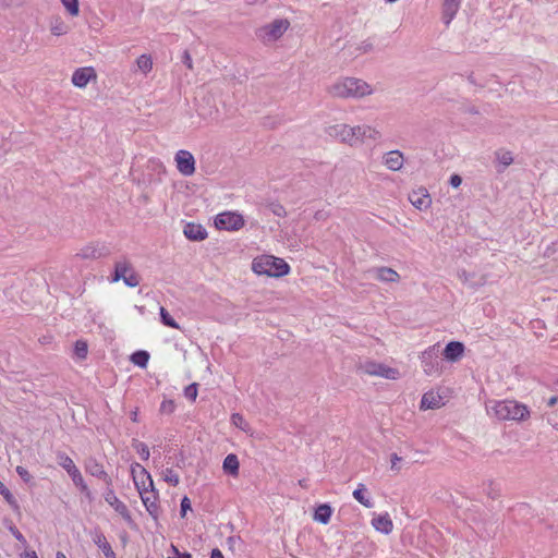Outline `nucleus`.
<instances>
[{
    "instance_id": "f257e3e1",
    "label": "nucleus",
    "mask_w": 558,
    "mask_h": 558,
    "mask_svg": "<svg viewBox=\"0 0 558 558\" xmlns=\"http://www.w3.org/2000/svg\"><path fill=\"white\" fill-rule=\"evenodd\" d=\"M486 412L498 421H525L530 417L529 408L517 400H489Z\"/></svg>"
},
{
    "instance_id": "f03ea898",
    "label": "nucleus",
    "mask_w": 558,
    "mask_h": 558,
    "mask_svg": "<svg viewBox=\"0 0 558 558\" xmlns=\"http://www.w3.org/2000/svg\"><path fill=\"white\" fill-rule=\"evenodd\" d=\"M328 94L336 98H363L365 96L372 95L374 89L373 87L357 77H341L332 83L328 89Z\"/></svg>"
},
{
    "instance_id": "7ed1b4c3",
    "label": "nucleus",
    "mask_w": 558,
    "mask_h": 558,
    "mask_svg": "<svg viewBox=\"0 0 558 558\" xmlns=\"http://www.w3.org/2000/svg\"><path fill=\"white\" fill-rule=\"evenodd\" d=\"M252 270L259 276L282 277L289 274L290 266L282 258L272 255H262L253 259Z\"/></svg>"
},
{
    "instance_id": "20e7f679",
    "label": "nucleus",
    "mask_w": 558,
    "mask_h": 558,
    "mask_svg": "<svg viewBox=\"0 0 558 558\" xmlns=\"http://www.w3.org/2000/svg\"><path fill=\"white\" fill-rule=\"evenodd\" d=\"M140 475L143 478L142 484L137 482L135 476L134 482L141 495L142 501L149 514L154 518H157L159 508L157 505V495L153 488V480L147 471L143 468L141 469Z\"/></svg>"
},
{
    "instance_id": "39448f33",
    "label": "nucleus",
    "mask_w": 558,
    "mask_h": 558,
    "mask_svg": "<svg viewBox=\"0 0 558 558\" xmlns=\"http://www.w3.org/2000/svg\"><path fill=\"white\" fill-rule=\"evenodd\" d=\"M290 22L287 19H277L255 31L256 38L265 45L277 41L289 29Z\"/></svg>"
},
{
    "instance_id": "423d86ee",
    "label": "nucleus",
    "mask_w": 558,
    "mask_h": 558,
    "mask_svg": "<svg viewBox=\"0 0 558 558\" xmlns=\"http://www.w3.org/2000/svg\"><path fill=\"white\" fill-rule=\"evenodd\" d=\"M359 369L366 375L378 376L391 380H396L400 377V372L397 368L375 361H365L360 363Z\"/></svg>"
},
{
    "instance_id": "0eeeda50",
    "label": "nucleus",
    "mask_w": 558,
    "mask_h": 558,
    "mask_svg": "<svg viewBox=\"0 0 558 558\" xmlns=\"http://www.w3.org/2000/svg\"><path fill=\"white\" fill-rule=\"evenodd\" d=\"M57 459L60 466H62L71 476L74 485L78 487L81 492L84 493L88 498H90V492L73 460L64 452H59Z\"/></svg>"
},
{
    "instance_id": "6e6552de",
    "label": "nucleus",
    "mask_w": 558,
    "mask_h": 558,
    "mask_svg": "<svg viewBox=\"0 0 558 558\" xmlns=\"http://www.w3.org/2000/svg\"><path fill=\"white\" fill-rule=\"evenodd\" d=\"M423 372L427 376L440 375V362L436 345L429 347L421 355Z\"/></svg>"
},
{
    "instance_id": "1a4fd4ad",
    "label": "nucleus",
    "mask_w": 558,
    "mask_h": 558,
    "mask_svg": "<svg viewBox=\"0 0 558 558\" xmlns=\"http://www.w3.org/2000/svg\"><path fill=\"white\" fill-rule=\"evenodd\" d=\"M354 135H353V146L365 143V141L377 142L381 140V132L367 124L355 125L353 126Z\"/></svg>"
},
{
    "instance_id": "9d476101",
    "label": "nucleus",
    "mask_w": 558,
    "mask_h": 558,
    "mask_svg": "<svg viewBox=\"0 0 558 558\" xmlns=\"http://www.w3.org/2000/svg\"><path fill=\"white\" fill-rule=\"evenodd\" d=\"M215 226L218 229L234 231L244 226V219L236 213H221L215 219Z\"/></svg>"
},
{
    "instance_id": "9b49d317",
    "label": "nucleus",
    "mask_w": 558,
    "mask_h": 558,
    "mask_svg": "<svg viewBox=\"0 0 558 558\" xmlns=\"http://www.w3.org/2000/svg\"><path fill=\"white\" fill-rule=\"evenodd\" d=\"M174 161L178 171L184 177H191L195 172V158L191 151L180 149L175 153Z\"/></svg>"
},
{
    "instance_id": "f8f14e48",
    "label": "nucleus",
    "mask_w": 558,
    "mask_h": 558,
    "mask_svg": "<svg viewBox=\"0 0 558 558\" xmlns=\"http://www.w3.org/2000/svg\"><path fill=\"white\" fill-rule=\"evenodd\" d=\"M110 254L109 246L104 242H93L83 246L76 254L83 259H98Z\"/></svg>"
},
{
    "instance_id": "ddd939ff",
    "label": "nucleus",
    "mask_w": 558,
    "mask_h": 558,
    "mask_svg": "<svg viewBox=\"0 0 558 558\" xmlns=\"http://www.w3.org/2000/svg\"><path fill=\"white\" fill-rule=\"evenodd\" d=\"M327 134L343 144L353 146V126L345 123H338L326 129Z\"/></svg>"
},
{
    "instance_id": "4468645a",
    "label": "nucleus",
    "mask_w": 558,
    "mask_h": 558,
    "mask_svg": "<svg viewBox=\"0 0 558 558\" xmlns=\"http://www.w3.org/2000/svg\"><path fill=\"white\" fill-rule=\"evenodd\" d=\"M85 471L99 480H102L107 485L111 484V478L105 471L104 465L94 457H89L85 460Z\"/></svg>"
},
{
    "instance_id": "2eb2a0df",
    "label": "nucleus",
    "mask_w": 558,
    "mask_h": 558,
    "mask_svg": "<svg viewBox=\"0 0 558 558\" xmlns=\"http://www.w3.org/2000/svg\"><path fill=\"white\" fill-rule=\"evenodd\" d=\"M97 75L93 68L85 66L74 71L72 75V84L78 88H84L92 80H96Z\"/></svg>"
},
{
    "instance_id": "dca6fc26",
    "label": "nucleus",
    "mask_w": 558,
    "mask_h": 558,
    "mask_svg": "<svg viewBox=\"0 0 558 558\" xmlns=\"http://www.w3.org/2000/svg\"><path fill=\"white\" fill-rule=\"evenodd\" d=\"M383 163L391 171H399L403 168L404 156L400 150H390L383 156Z\"/></svg>"
},
{
    "instance_id": "f3484780",
    "label": "nucleus",
    "mask_w": 558,
    "mask_h": 558,
    "mask_svg": "<svg viewBox=\"0 0 558 558\" xmlns=\"http://www.w3.org/2000/svg\"><path fill=\"white\" fill-rule=\"evenodd\" d=\"M105 500L125 520H131L128 507L116 496L112 489H107Z\"/></svg>"
},
{
    "instance_id": "a211bd4d",
    "label": "nucleus",
    "mask_w": 558,
    "mask_h": 558,
    "mask_svg": "<svg viewBox=\"0 0 558 558\" xmlns=\"http://www.w3.org/2000/svg\"><path fill=\"white\" fill-rule=\"evenodd\" d=\"M409 201L415 208L420 210L426 209L430 205V197L427 191L424 189L410 193Z\"/></svg>"
},
{
    "instance_id": "6ab92c4d",
    "label": "nucleus",
    "mask_w": 558,
    "mask_h": 558,
    "mask_svg": "<svg viewBox=\"0 0 558 558\" xmlns=\"http://www.w3.org/2000/svg\"><path fill=\"white\" fill-rule=\"evenodd\" d=\"M463 353L464 344L459 341H451L446 345L442 355L449 362H457L462 357Z\"/></svg>"
},
{
    "instance_id": "aec40b11",
    "label": "nucleus",
    "mask_w": 558,
    "mask_h": 558,
    "mask_svg": "<svg viewBox=\"0 0 558 558\" xmlns=\"http://www.w3.org/2000/svg\"><path fill=\"white\" fill-rule=\"evenodd\" d=\"M444 405L442 398L439 393L434 391H427L423 395L420 409L421 410H429V409H439Z\"/></svg>"
},
{
    "instance_id": "412c9836",
    "label": "nucleus",
    "mask_w": 558,
    "mask_h": 558,
    "mask_svg": "<svg viewBox=\"0 0 558 558\" xmlns=\"http://www.w3.org/2000/svg\"><path fill=\"white\" fill-rule=\"evenodd\" d=\"M372 525L378 532L389 534L393 529V523L388 513L373 518Z\"/></svg>"
},
{
    "instance_id": "4be33fe9",
    "label": "nucleus",
    "mask_w": 558,
    "mask_h": 558,
    "mask_svg": "<svg viewBox=\"0 0 558 558\" xmlns=\"http://www.w3.org/2000/svg\"><path fill=\"white\" fill-rule=\"evenodd\" d=\"M460 3L461 2H458L456 0H444V2H442V20L446 25H449L451 23V21L453 20V17L456 16V14L460 8Z\"/></svg>"
},
{
    "instance_id": "5701e85b",
    "label": "nucleus",
    "mask_w": 558,
    "mask_h": 558,
    "mask_svg": "<svg viewBox=\"0 0 558 558\" xmlns=\"http://www.w3.org/2000/svg\"><path fill=\"white\" fill-rule=\"evenodd\" d=\"M94 543L101 549L107 558H116V554L108 543L106 536L98 530L93 533Z\"/></svg>"
},
{
    "instance_id": "b1692460",
    "label": "nucleus",
    "mask_w": 558,
    "mask_h": 558,
    "mask_svg": "<svg viewBox=\"0 0 558 558\" xmlns=\"http://www.w3.org/2000/svg\"><path fill=\"white\" fill-rule=\"evenodd\" d=\"M184 235L193 241H202L206 239L207 232L201 225L187 223L184 227Z\"/></svg>"
},
{
    "instance_id": "393cba45",
    "label": "nucleus",
    "mask_w": 558,
    "mask_h": 558,
    "mask_svg": "<svg viewBox=\"0 0 558 558\" xmlns=\"http://www.w3.org/2000/svg\"><path fill=\"white\" fill-rule=\"evenodd\" d=\"M331 514H332V508L327 504H323L316 508V511L314 513V520L317 522H320L323 524H328L330 521Z\"/></svg>"
},
{
    "instance_id": "a878e982",
    "label": "nucleus",
    "mask_w": 558,
    "mask_h": 558,
    "mask_svg": "<svg viewBox=\"0 0 558 558\" xmlns=\"http://www.w3.org/2000/svg\"><path fill=\"white\" fill-rule=\"evenodd\" d=\"M223 471L232 476H236L239 474V459L235 454H228L222 464Z\"/></svg>"
},
{
    "instance_id": "bb28decb",
    "label": "nucleus",
    "mask_w": 558,
    "mask_h": 558,
    "mask_svg": "<svg viewBox=\"0 0 558 558\" xmlns=\"http://www.w3.org/2000/svg\"><path fill=\"white\" fill-rule=\"evenodd\" d=\"M133 271L131 264L128 260H120L116 263L114 277L112 281L122 280L125 276Z\"/></svg>"
},
{
    "instance_id": "cd10ccee",
    "label": "nucleus",
    "mask_w": 558,
    "mask_h": 558,
    "mask_svg": "<svg viewBox=\"0 0 558 558\" xmlns=\"http://www.w3.org/2000/svg\"><path fill=\"white\" fill-rule=\"evenodd\" d=\"M399 274L389 267H380L377 269V279L385 282H397Z\"/></svg>"
},
{
    "instance_id": "c85d7f7f",
    "label": "nucleus",
    "mask_w": 558,
    "mask_h": 558,
    "mask_svg": "<svg viewBox=\"0 0 558 558\" xmlns=\"http://www.w3.org/2000/svg\"><path fill=\"white\" fill-rule=\"evenodd\" d=\"M366 492H367L366 486L364 484L360 483L357 485V488L353 492V497L355 500H357L364 507L372 508L373 502L369 497L365 496Z\"/></svg>"
},
{
    "instance_id": "c756f323",
    "label": "nucleus",
    "mask_w": 558,
    "mask_h": 558,
    "mask_svg": "<svg viewBox=\"0 0 558 558\" xmlns=\"http://www.w3.org/2000/svg\"><path fill=\"white\" fill-rule=\"evenodd\" d=\"M496 160L498 161L501 168H498V172H502L508 166L513 162V157L511 151L508 150H498L495 154Z\"/></svg>"
},
{
    "instance_id": "7c9ffc66",
    "label": "nucleus",
    "mask_w": 558,
    "mask_h": 558,
    "mask_svg": "<svg viewBox=\"0 0 558 558\" xmlns=\"http://www.w3.org/2000/svg\"><path fill=\"white\" fill-rule=\"evenodd\" d=\"M137 71L147 74L153 69V59L149 54H142L136 59Z\"/></svg>"
},
{
    "instance_id": "2f4dec72",
    "label": "nucleus",
    "mask_w": 558,
    "mask_h": 558,
    "mask_svg": "<svg viewBox=\"0 0 558 558\" xmlns=\"http://www.w3.org/2000/svg\"><path fill=\"white\" fill-rule=\"evenodd\" d=\"M50 31L54 36H61L69 32V26L62 19L57 17L50 23Z\"/></svg>"
},
{
    "instance_id": "473e14b6",
    "label": "nucleus",
    "mask_w": 558,
    "mask_h": 558,
    "mask_svg": "<svg viewBox=\"0 0 558 558\" xmlns=\"http://www.w3.org/2000/svg\"><path fill=\"white\" fill-rule=\"evenodd\" d=\"M149 360V353L146 351H137L132 354L131 361L140 366V367H146Z\"/></svg>"
},
{
    "instance_id": "72a5a7b5",
    "label": "nucleus",
    "mask_w": 558,
    "mask_h": 558,
    "mask_svg": "<svg viewBox=\"0 0 558 558\" xmlns=\"http://www.w3.org/2000/svg\"><path fill=\"white\" fill-rule=\"evenodd\" d=\"M0 495L7 500V502L14 509H19V504L12 493L5 487V485L0 482Z\"/></svg>"
},
{
    "instance_id": "f704fd0d",
    "label": "nucleus",
    "mask_w": 558,
    "mask_h": 558,
    "mask_svg": "<svg viewBox=\"0 0 558 558\" xmlns=\"http://www.w3.org/2000/svg\"><path fill=\"white\" fill-rule=\"evenodd\" d=\"M162 478L165 482L172 486H177L180 483L178 473H175L174 470L171 468H167L166 470L162 471Z\"/></svg>"
},
{
    "instance_id": "c9c22d12",
    "label": "nucleus",
    "mask_w": 558,
    "mask_h": 558,
    "mask_svg": "<svg viewBox=\"0 0 558 558\" xmlns=\"http://www.w3.org/2000/svg\"><path fill=\"white\" fill-rule=\"evenodd\" d=\"M160 318L163 325L180 329V326L177 324V322L171 317V315L168 313V311L165 307H160Z\"/></svg>"
},
{
    "instance_id": "e433bc0d",
    "label": "nucleus",
    "mask_w": 558,
    "mask_h": 558,
    "mask_svg": "<svg viewBox=\"0 0 558 558\" xmlns=\"http://www.w3.org/2000/svg\"><path fill=\"white\" fill-rule=\"evenodd\" d=\"M61 2L70 15H72V16L78 15V13H80L78 0H61Z\"/></svg>"
},
{
    "instance_id": "4c0bfd02",
    "label": "nucleus",
    "mask_w": 558,
    "mask_h": 558,
    "mask_svg": "<svg viewBox=\"0 0 558 558\" xmlns=\"http://www.w3.org/2000/svg\"><path fill=\"white\" fill-rule=\"evenodd\" d=\"M133 448L137 451L142 460L146 461L149 459V449L144 442L134 440Z\"/></svg>"
},
{
    "instance_id": "58836bf2",
    "label": "nucleus",
    "mask_w": 558,
    "mask_h": 558,
    "mask_svg": "<svg viewBox=\"0 0 558 558\" xmlns=\"http://www.w3.org/2000/svg\"><path fill=\"white\" fill-rule=\"evenodd\" d=\"M88 347L87 343L83 340H77L75 342L74 352L77 357L85 359L87 355Z\"/></svg>"
},
{
    "instance_id": "ea45409f",
    "label": "nucleus",
    "mask_w": 558,
    "mask_h": 558,
    "mask_svg": "<svg viewBox=\"0 0 558 558\" xmlns=\"http://www.w3.org/2000/svg\"><path fill=\"white\" fill-rule=\"evenodd\" d=\"M122 280L126 286L131 288L137 287L140 284V277L134 270L130 271V274L125 276Z\"/></svg>"
},
{
    "instance_id": "a19ab883",
    "label": "nucleus",
    "mask_w": 558,
    "mask_h": 558,
    "mask_svg": "<svg viewBox=\"0 0 558 558\" xmlns=\"http://www.w3.org/2000/svg\"><path fill=\"white\" fill-rule=\"evenodd\" d=\"M185 398L195 401L197 397V384H191L184 389Z\"/></svg>"
},
{
    "instance_id": "79ce46f5",
    "label": "nucleus",
    "mask_w": 558,
    "mask_h": 558,
    "mask_svg": "<svg viewBox=\"0 0 558 558\" xmlns=\"http://www.w3.org/2000/svg\"><path fill=\"white\" fill-rule=\"evenodd\" d=\"M374 45L371 40H364L355 48V50L359 52V54H362L372 51Z\"/></svg>"
},
{
    "instance_id": "37998d69",
    "label": "nucleus",
    "mask_w": 558,
    "mask_h": 558,
    "mask_svg": "<svg viewBox=\"0 0 558 558\" xmlns=\"http://www.w3.org/2000/svg\"><path fill=\"white\" fill-rule=\"evenodd\" d=\"M231 421L232 423L240 427L241 429L245 430L246 426H247V423L245 422V420L243 418V416L239 413H234L232 414L231 416Z\"/></svg>"
},
{
    "instance_id": "c03bdc74",
    "label": "nucleus",
    "mask_w": 558,
    "mask_h": 558,
    "mask_svg": "<svg viewBox=\"0 0 558 558\" xmlns=\"http://www.w3.org/2000/svg\"><path fill=\"white\" fill-rule=\"evenodd\" d=\"M16 473L25 483H29L32 481V475L25 468L21 465L16 466Z\"/></svg>"
},
{
    "instance_id": "a18cd8bd",
    "label": "nucleus",
    "mask_w": 558,
    "mask_h": 558,
    "mask_svg": "<svg viewBox=\"0 0 558 558\" xmlns=\"http://www.w3.org/2000/svg\"><path fill=\"white\" fill-rule=\"evenodd\" d=\"M557 252H558V242H553L546 246V248L544 251V256L551 257Z\"/></svg>"
},
{
    "instance_id": "49530a36",
    "label": "nucleus",
    "mask_w": 558,
    "mask_h": 558,
    "mask_svg": "<svg viewBox=\"0 0 558 558\" xmlns=\"http://www.w3.org/2000/svg\"><path fill=\"white\" fill-rule=\"evenodd\" d=\"M9 531L12 533V535L19 541L21 542L22 544H26V539L25 537L23 536V534L14 526V525H10L9 526Z\"/></svg>"
},
{
    "instance_id": "de8ad7c7",
    "label": "nucleus",
    "mask_w": 558,
    "mask_h": 558,
    "mask_svg": "<svg viewBox=\"0 0 558 558\" xmlns=\"http://www.w3.org/2000/svg\"><path fill=\"white\" fill-rule=\"evenodd\" d=\"M191 509V501L190 499L185 496L182 498L181 500V515L182 517H185L186 514V511Z\"/></svg>"
},
{
    "instance_id": "09e8293b",
    "label": "nucleus",
    "mask_w": 558,
    "mask_h": 558,
    "mask_svg": "<svg viewBox=\"0 0 558 558\" xmlns=\"http://www.w3.org/2000/svg\"><path fill=\"white\" fill-rule=\"evenodd\" d=\"M182 62L186 65L189 70H193V61L189 51H184L182 56Z\"/></svg>"
},
{
    "instance_id": "8fccbe9b",
    "label": "nucleus",
    "mask_w": 558,
    "mask_h": 558,
    "mask_svg": "<svg viewBox=\"0 0 558 558\" xmlns=\"http://www.w3.org/2000/svg\"><path fill=\"white\" fill-rule=\"evenodd\" d=\"M401 461V457H399L397 453H392L390 456V462H391V470L399 471L400 468L398 466V462Z\"/></svg>"
},
{
    "instance_id": "3c124183",
    "label": "nucleus",
    "mask_w": 558,
    "mask_h": 558,
    "mask_svg": "<svg viewBox=\"0 0 558 558\" xmlns=\"http://www.w3.org/2000/svg\"><path fill=\"white\" fill-rule=\"evenodd\" d=\"M450 185L454 189L459 187L462 183V178L459 174H452L450 177Z\"/></svg>"
},
{
    "instance_id": "603ef678",
    "label": "nucleus",
    "mask_w": 558,
    "mask_h": 558,
    "mask_svg": "<svg viewBox=\"0 0 558 558\" xmlns=\"http://www.w3.org/2000/svg\"><path fill=\"white\" fill-rule=\"evenodd\" d=\"M271 210L279 217L286 216V209L279 204L272 205Z\"/></svg>"
},
{
    "instance_id": "864d4df0",
    "label": "nucleus",
    "mask_w": 558,
    "mask_h": 558,
    "mask_svg": "<svg viewBox=\"0 0 558 558\" xmlns=\"http://www.w3.org/2000/svg\"><path fill=\"white\" fill-rule=\"evenodd\" d=\"M459 278L462 282L468 283L471 279V275L465 270H462L461 272H459Z\"/></svg>"
},
{
    "instance_id": "5fc2aeb1",
    "label": "nucleus",
    "mask_w": 558,
    "mask_h": 558,
    "mask_svg": "<svg viewBox=\"0 0 558 558\" xmlns=\"http://www.w3.org/2000/svg\"><path fill=\"white\" fill-rule=\"evenodd\" d=\"M161 410L162 411H168V412H171L173 410V403L171 401L169 402H162L161 404Z\"/></svg>"
},
{
    "instance_id": "6e6d98bb",
    "label": "nucleus",
    "mask_w": 558,
    "mask_h": 558,
    "mask_svg": "<svg viewBox=\"0 0 558 558\" xmlns=\"http://www.w3.org/2000/svg\"><path fill=\"white\" fill-rule=\"evenodd\" d=\"M210 558H225L222 553L218 549V548H215L211 550V556Z\"/></svg>"
},
{
    "instance_id": "4d7b16f0",
    "label": "nucleus",
    "mask_w": 558,
    "mask_h": 558,
    "mask_svg": "<svg viewBox=\"0 0 558 558\" xmlns=\"http://www.w3.org/2000/svg\"><path fill=\"white\" fill-rule=\"evenodd\" d=\"M23 558H38L35 551H25Z\"/></svg>"
},
{
    "instance_id": "13d9d810",
    "label": "nucleus",
    "mask_w": 558,
    "mask_h": 558,
    "mask_svg": "<svg viewBox=\"0 0 558 558\" xmlns=\"http://www.w3.org/2000/svg\"><path fill=\"white\" fill-rule=\"evenodd\" d=\"M557 401H558V397H551V398L548 399L547 405L548 407H554L557 403Z\"/></svg>"
},
{
    "instance_id": "bf43d9fd",
    "label": "nucleus",
    "mask_w": 558,
    "mask_h": 558,
    "mask_svg": "<svg viewBox=\"0 0 558 558\" xmlns=\"http://www.w3.org/2000/svg\"><path fill=\"white\" fill-rule=\"evenodd\" d=\"M57 558H66V556L63 553L58 551L57 553Z\"/></svg>"
},
{
    "instance_id": "052dcab7",
    "label": "nucleus",
    "mask_w": 558,
    "mask_h": 558,
    "mask_svg": "<svg viewBox=\"0 0 558 558\" xmlns=\"http://www.w3.org/2000/svg\"><path fill=\"white\" fill-rule=\"evenodd\" d=\"M133 421H136V412L132 414Z\"/></svg>"
},
{
    "instance_id": "680f3d73",
    "label": "nucleus",
    "mask_w": 558,
    "mask_h": 558,
    "mask_svg": "<svg viewBox=\"0 0 558 558\" xmlns=\"http://www.w3.org/2000/svg\"><path fill=\"white\" fill-rule=\"evenodd\" d=\"M396 1H397V0H387V2H390V3L396 2Z\"/></svg>"
}]
</instances>
